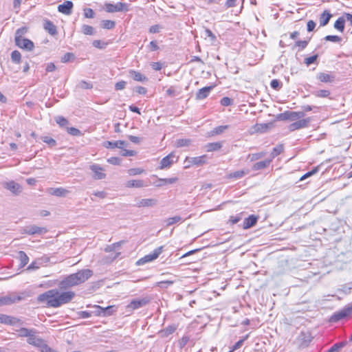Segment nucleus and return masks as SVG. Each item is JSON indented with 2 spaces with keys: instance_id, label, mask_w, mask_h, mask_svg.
<instances>
[{
  "instance_id": "1",
  "label": "nucleus",
  "mask_w": 352,
  "mask_h": 352,
  "mask_svg": "<svg viewBox=\"0 0 352 352\" xmlns=\"http://www.w3.org/2000/svg\"><path fill=\"white\" fill-rule=\"evenodd\" d=\"M75 293L72 291L59 292L57 289H50L37 297V301L40 303H45L48 307H59L72 300Z\"/></svg>"
},
{
  "instance_id": "2",
  "label": "nucleus",
  "mask_w": 352,
  "mask_h": 352,
  "mask_svg": "<svg viewBox=\"0 0 352 352\" xmlns=\"http://www.w3.org/2000/svg\"><path fill=\"white\" fill-rule=\"evenodd\" d=\"M93 275V271L83 269L76 273L72 274L59 282L58 286L60 290H66L70 287L85 283Z\"/></svg>"
},
{
  "instance_id": "3",
  "label": "nucleus",
  "mask_w": 352,
  "mask_h": 352,
  "mask_svg": "<svg viewBox=\"0 0 352 352\" xmlns=\"http://www.w3.org/2000/svg\"><path fill=\"white\" fill-rule=\"evenodd\" d=\"M104 10L107 12L109 13H113L116 12H128L129 10V5L122 2H118L116 4H113L111 3H105Z\"/></svg>"
},
{
  "instance_id": "4",
  "label": "nucleus",
  "mask_w": 352,
  "mask_h": 352,
  "mask_svg": "<svg viewBox=\"0 0 352 352\" xmlns=\"http://www.w3.org/2000/svg\"><path fill=\"white\" fill-rule=\"evenodd\" d=\"M151 300V298L146 296L142 298L133 299L126 306V309L129 311H133L148 305Z\"/></svg>"
},
{
  "instance_id": "5",
  "label": "nucleus",
  "mask_w": 352,
  "mask_h": 352,
  "mask_svg": "<svg viewBox=\"0 0 352 352\" xmlns=\"http://www.w3.org/2000/svg\"><path fill=\"white\" fill-rule=\"evenodd\" d=\"M164 246H160L157 248L155 249L153 252L151 254L145 255L144 257L140 258L137 262V265H142L146 263L151 262L158 258L160 254L163 251Z\"/></svg>"
},
{
  "instance_id": "6",
  "label": "nucleus",
  "mask_w": 352,
  "mask_h": 352,
  "mask_svg": "<svg viewBox=\"0 0 352 352\" xmlns=\"http://www.w3.org/2000/svg\"><path fill=\"white\" fill-rule=\"evenodd\" d=\"M47 229L44 227H39L36 225L27 226L22 228L21 233L29 235L43 234L47 232Z\"/></svg>"
},
{
  "instance_id": "7",
  "label": "nucleus",
  "mask_w": 352,
  "mask_h": 352,
  "mask_svg": "<svg viewBox=\"0 0 352 352\" xmlns=\"http://www.w3.org/2000/svg\"><path fill=\"white\" fill-rule=\"evenodd\" d=\"M23 297L15 294H10L5 296L0 297V307L16 303L23 300Z\"/></svg>"
},
{
  "instance_id": "8",
  "label": "nucleus",
  "mask_w": 352,
  "mask_h": 352,
  "mask_svg": "<svg viewBox=\"0 0 352 352\" xmlns=\"http://www.w3.org/2000/svg\"><path fill=\"white\" fill-rule=\"evenodd\" d=\"M14 41L16 46L27 51H32L34 47V43L26 38L15 39Z\"/></svg>"
},
{
  "instance_id": "9",
  "label": "nucleus",
  "mask_w": 352,
  "mask_h": 352,
  "mask_svg": "<svg viewBox=\"0 0 352 352\" xmlns=\"http://www.w3.org/2000/svg\"><path fill=\"white\" fill-rule=\"evenodd\" d=\"M352 313V307H346L339 311L336 312L331 318V321L337 322Z\"/></svg>"
},
{
  "instance_id": "10",
  "label": "nucleus",
  "mask_w": 352,
  "mask_h": 352,
  "mask_svg": "<svg viewBox=\"0 0 352 352\" xmlns=\"http://www.w3.org/2000/svg\"><path fill=\"white\" fill-rule=\"evenodd\" d=\"M3 186L15 195H19L22 191L21 186L19 184L15 182L14 181L6 182L4 184Z\"/></svg>"
},
{
  "instance_id": "11",
  "label": "nucleus",
  "mask_w": 352,
  "mask_h": 352,
  "mask_svg": "<svg viewBox=\"0 0 352 352\" xmlns=\"http://www.w3.org/2000/svg\"><path fill=\"white\" fill-rule=\"evenodd\" d=\"M310 122V118L299 120L296 122L292 123L289 126V129L291 131H294L297 129L307 127Z\"/></svg>"
},
{
  "instance_id": "12",
  "label": "nucleus",
  "mask_w": 352,
  "mask_h": 352,
  "mask_svg": "<svg viewBox=\"0 0 352 352\" xmlns=\"http://www.w3.org/2000/svg\"><path fill=\"white\" fill-rule=\"evenodd\" d=\"M74 4L71 1H66L63 3L58 5V11L62 14L69 15L72 13Z\"/></svg>"
},
{
  "instance_id": "13",
  "label": "nucleus",
  "mask_w": 352,
  "mask_h": 352,
  "mask_svg": "<svg viewBox=\"0 0 352 352\" xmlns=\"http://www.w3.org/2000/svg\"><path fill=\"white\" fill-rule=\"evenodd\" d=\"M95 308L96 310L94 313L96 316L102 315L103 316H108L112 315L113 313L116 311V310L113 309V306H108L105 308H102L100 306L96 305Z\"/></svg>"
},
{
  "instance_id": "14",
  "label": "nucleus",
  "mask_w": 352,
  "mask_h": 352,
  "mask_svg": "<svg viewBox=\"0 0 352 352\" xmlns=\"http://www.w3.org/2000/svg\"><path fill=\"white\" fill-rule=\"evenodd\" d=\"M90 169L94 173V178L95 179H102L105 178L106 175L103 173V168L98 164H93L90 166Z\"/></svg>"
},
{
  "instance_id": "15",
  "label": "nucleus",
  "mask_w": 352,
  "mask_h": 352,
  "mask_svg": "<svg viewBox=\"0 0 352 352\" xmlns=\"http://www.w3.org/2000/svg\"><path fill=\"white\" fill-rule=\"evenodd\" d=\"M128 146V143L123 140H118L115 142L107 141L104 142V146L107 148H119L122 149L124 146Z\"/></svg>"
},
{
  "instance_id": "16",
  "label": "nucleus",
  "mask_w": 352,
  "mask_h": 352,
  "mask_svg": "<svg viewBox=\"0 0 352 352\" xmlns=\"http://www.w3.org/2000/svg\"><path fill=\"white\" fill-rule=\"evenodd\" d=\"M258 217L254 214H251L245 218L243 221V228L249 229L255 226L258 221Z\"/></svg>"
},
{
  "instance_id": "17",
  "label": "nucleus",
  "mask_w": 352,
  "mask_h": 352,
  "mask_svg": "<svg viewBox=\"0 0 352 352\" xmlns=\"http://www.w3.org/2000/svg\"><path fill=\"white\" fill-rule=\"evenodd\" d=\"M175 157V156L173 153L163 157L160 162V169H164L170 167L174 163L173 159Z\"/></svg>"
},
{
  "instance_id": "18",
  "label": "nucleus",
  "mask_w": 352,
  "mask_h": 352,
  "mask_svg": "<svg viewBox=\"0 0 352 352\" xmlns=\"http://www.w3.org/2000/svg\"><path fill=\"white\" fill-rule=\"evenodd\" d=\"M316 78L322 82H333L335 80V76L331 73L320 72Z\"/></svg>"
},
{
  "instance_id": "19",
  "label": "nucleus",
  "mask_w": 352,
  "mask_h": 352,
  "mask_svg": "<svg viewBox=\"0 0 352 352\" xmlns=\"http://www.w3.org/2000/svg\"><path fill=\"white\" fill-rule=\"evenodd\" d=\"M273 126L272 122L256 124L254 126V131L256 133H263L267 132Z\"/></svg>"
},
{
  "instance_id": "20",
  "label": "nucleus",
  "mask_w": 352,
  "mask_h": 352,
  "mask_svg": "<svg viewBox=\"0 0 352 352\" xmlns=\"http://www.w3.org/2000/svg\"><path fill=\"white\" fill-rule=\"evenodd\" d=\"M208 159V157L206 155H203L199 157H190V160L193 166H201L207 164Z\"/></svg>"
},
{
  "instance_id": "21",
  "label": "nucleus",
  "mask_w": 352,
  "mask_h": 352,
  "mask_svg": "<svg viewBox=\"0 0 352 352\" xmlns=\"http://www.w3.org/2000/svg\"><path fill=\"white\" fill-rule=\"evenodd\" d=\"M43 341V340L42 338L36 336V333H31V336H30L28 338H27V342L29 344L33 345L36 347H38Z\"/></svg>"
},
{
  "instance_id": "22",
  "label": "nucleus",
  "mask_w": 352,
  "mask_h": 352,
  "mask_svg": "<svg viewBox=\"0 0 352 352\" xmlns=\"http://www.w3.org/2000/svg\"><path fill=\"white\" fill-rule=\"evenodd\" d=\"M212 86L204 87L197 91L196 94V99L197 100H203L206 98L210 94V91L212 89Z\"/></svg>"
},
{
  "instance_id": "23",
  "label": "nucleus",
  "mask_w": 352,
  "mask_h": 352,
  "mask_svg": "<svg viewBox=\"0 0 352 352\" xmlns=\"http://www.w3.org/2000/svg\"><path fill=\"white\" fill-rule=\"evenodd\" d=\"M332 16V14L329 12V11L325 10L319 17V22H320V26H325L327 25L331 18Z\"/></svg>"
},
{
  "instance_id": "24",
  "label": "nucleus",
  "mask_w": 352,
  "mask_h": 352,
  "mask_svg": "<svg viewBox=\"0 0 352 352\" xmlns=\"http://www.w3.org/2000/svg\"><path fill=\"white\" fill-rule=\"evenodd\" d=\"M157 204V200L155 199H142L137 204L136 206L141 207H152Z\"/></svg>"
},
{
  "instance_id": "25",
  "label": "nucleus",
  "mask_w": 352,
  "mask_h": 352,
  "mask_svg": "<svg viewBox=\"0 0 352 352\" xmlns=\"http://www.w3.org/2000/svg\"><path fill=\"white\" fill-rule=\"evenodd\" d=\"M271 162H272V159H267L263 161L256 162L253 164L252 170H258L264 169V168H267V166H269L270 164H271Z\"/></svg>"
},
{
  "instance_id": "26",
  "label": "nucleus",
  "mask_w": 352,
  "mask_h": 352,
  "mask_svg": "<svg viewBox=\"0 0 352 352\" xmlns=\"http://www.w3.org/2000/svg\"><path fill=\"white\" fill-rule=\"evenodd\" d=\"M44 28L52 36H54L57 34L56 26L51 21H45L44 23Z\"/></svg>"
},
{
  "instance_id": "27",
  "label": "nucleus",
  "mask_w": 352,
  "mask_h": 352,
  "mask_svg": "<svg viewBox=\"0 0 352 352\" xmlns=\"http://www.w3.org/2000/svg\"><path fill=\"white\" fill-rule=\"evenodd\" d=\"M126 186L127 188H142L146 186L144 182L141 179H133L126 182Z\"/></svg>"
},
{
  "instance_id": "28",
  "label": "nucleus",
  "mask_w": 352,
  "mask_h": 352,
  "mask_svg": "<svg viewBox=\"0 0 352 352\" xmlns=\"http://www.w3.org/2000/svg\"><path fill=\"white\" fill-rule=\"evenodd\" d=\"M129 74L131 78L135 81L144 82L147 80V78L139 72L135 70H130Z\"/></svg>"
},
{
  "instance_id": "29",
  "label": "nucleus",
  "mask_w": 352,
  "mask_h": 352,
  "mask_svg": "<svg viewBox=\"0 0 352 352\" xmlns=\"http://www.w3.org/2000/svg\"><path fill=\"white\" fill-rule=\"evenodd\" d=\"M17 258L20 261V267H25L29 262V257L26 253L23 251H19L18 252Z\"/></svg>"
},
{
  "instance_id": "30",
  "label": "nucleus",
  "mask_w": 352,
  "mask_h": 352,
  "mask_svg": "<svg viewBox=\"0 0 352 352\" xmlns=\"http://www.w3.org/2000/svg\"><path fill=\"white\" fill-rule=\"evenodd\" d=\"M19 333V336L20 337H26L28 338L31 333H37L36 330L34 329H27L25 327H21L19 329L16 330Z\"/></svg>"
},
{
  "instance_id": "31",
  "label": "nucleus",
  "mask_w": 352,
  "mask_h": 352,
  "mask_svg": "<svg viewBox=\"0 0 352 352\" xmlns=\"http://www.w3.org/2000/svg\"><path fill=\"white\" fill-rule=\"evenodd\" d=\"M222 147V144L219 142L208 143L206 145L207 152L219 151Z\"/></svg>"
},
{
  "instance_id": "32",
  "label": "nucleus",
  "mask_w": 352,
  "mask_h": 352,
  "mask_svg": "<svg viewBox=\"0 0 352 352\" xmlns=\"http://www.w3.org/2000/svg\"><path fill=\"white\" fill-rule=\"evenodd\" d=\"M345 19L342 16L339 17L334 23V28L338 31L342 32L344 30Z\"/></svg>"
},
{
  "instance_id": "33",
  "label": "nucleus",
  "mask_w": 352,
  "mask_h": 352,
  "mask_svg": "<svg viewBox=\"0 0 352 352\" xmlns=\"http://www.w3.org/2000/svg\"><path fill=\"white\" fill-rule=\"evenodd\" d=\"M346 344V341H342L334 344L326 352H339V351L345 346Z\"/></svg>"
},
{
  "instance_id": "34",
  "label": "nucleus",
  "mask_w": 352,
  "mask_h": 352,
  "mask_svg": "<svg viewBox=\"0 0 352 352\" xmlns=\"http://www.w3.org/2000/svg\"><path fill=\"white\" fill-rule=\"evenodd\" d=\"M177 180H178V178L176 177H170V178L160 179H159L160 183L157 184L156 186H162L166 185L167 184H175V182H177Z\"/></svg>"
},
{
  "instance_id": "35",
  "label": "nucleus",
  "mask_w": 352,
  "mask_h": 352,
  "mask_svg": "<svg viewBox=\"0 0 352 352\" xmlns=\"http://www.w3.org/2000/svg\"><path fill=\"white\" fill-rule=\"evenodd\" d=\"M181 93V90L179 88L177 87H174V86H171L167 90H166V94L170 96V97H175V96H177L178 95H179Z\"/></svg>"
},
{
  "instance_id": "36",
  "label": "nucleus",
  "mask_w": 352,
  "mask_h": 352,
  "mask_svg": "<svg viewBox=\"0 0 352 352\" xmlns=\"http://www.w3.org/2000/svg\"><path fill=\"white\" fill-rule=\"evenodd\" d=\"M283 151V146L282 144L277 145L275 146L270 153V158L272 160L280 155Z\"/></svg>"
},
{
  "instance_id": "37",
  "label": "nucleus",
  "mask_w": 352,
  "mask_h": 352,
  "mask_svg": "<svg viewBox=\"0 0 352 352\" xmlns=\"http://www.w3.org/2000/svg\"><path fill=\"white\" fill-rule=\"evenodd\" d=\"M116 23L111 20H103L101 22V27L104 29L111 30L114 28Z\"/></svg>"
},
{
  "instance_id": "38",
  "label": "nucleus",
  "mask_w": 352,
  "mask_h": 352,
  "mask_svg": "<svg viewBox=\"0 0 352 352\" xmlns=\"http://www.w3.org/2000/svg\"><path fill=\"white\" fill-rule=\"evenodd\" d=\"M192 143V140L190 139H178L176 140V146L184 147V146H189Z\"/></svg>"
},
{
  "instance_id": "39",
  "label": "nucleus",
  "mask_w": 352,
  "mask_h": 352,
  "mask_svg": "<svg viewBox=\"0 0 352 352\" xmlns=\"http://www.w3.org/2000/svg\"><path fill=\"white\" fill-rule=\"evenodd\" d=\"M52 190V195L57 197H65L68 192L66 189L63 188H54Z\"/></svg>"
},
{
  "instance_id": "40",
  "label": "nucleus",
  "mask_w": 352,
  "mask_h": 352,
  "mask_svg": "<svg viewBox=\"0 0 352 352\" xmlns=\"http://www.w3.org/2000/svg\"><path fill=\"white\" fill-rule=\"evenodd\" d=\"M11 60L13 63L16 64H19L21 63V53L17 51L14 50L11 53Z\"/></svg>"
},
{
  "instance_id": "41",
  "label": "nucleus",
  "mask_w": 352,
  "mask_h": 352,
  "mask_svg": "<svg viewBox=\"0 0 352 352\" xmlns=\"http://www.w3.org/2000/svg\"><path fill=\"white\" fill-rule=\"evenodd\" d=\"M330 94V91L326 89H320L313 92V94L318 98H327Z\"/></svg>"
},
{
  "instance_id": "42",
  "label": "nucleus",
  "mask_w": 352,
  "mask_h": 352,
  "mask_svg": "<svg viewBox=\"0 0 352 352\" xmlns=\"http://www.w3.org/2000/svg\"><path fill=\"white\" fill-rule=\"evenodd\" d=\"M27 32H28V28L26 27H21V28H19L18 30H16V31L15 32L14 40L15 39H21L22 38H24L23 35L25 34Z\"/></svg>"
},
{
  "instance_id": "43",
  "label": "nucleus",
  "mask_w": 352,
  "mask_h": 352,
  "mask_svg": "<svg viewBox=\"0 0 352 352\" xmlns=\"http://www.w3.org/2000/svg\"><path fill=\"white\" fill-rule=\"evenodd\" d=\"M82 32L85 35H94L95 34L94 28L89 25H82Z\"/></svg>"
},
{
  "instance_id": "44",
  "label": "nucleus",
  "mask_w": 352,
  "mask_h": 352,
  "mask_svg": "<svg viewBox=\"0 0 352 352\" xmlns=\"http://www.w3.org/2000/svg\"><path fill=\"white\" fill-rule=\"evenodd\" d=\"M41 140L50 147H54L56 145V141L50 136H42Z\"/></svg>"
},
{
  "instance_id": "45",
  "label": "nucleus",
  "mask_w": 352,
  "mask_h": 352,
  "mask_svg": "<svg viewBox=\"0 0 352 352\" xmlns=\"http://www.w3.org/2000/svg\"><path fill=\"white\" fill-rule=\"evenodd\" d=\"M305 116L303 111H289V120H295Z\"/></svg>"
},
{
  "instance_id": "46",
  "label": "nucleus",
  "mask_w": 352,
  "mask_h": 352,
  "mask_svg": "<svg viewBox=\"0 0 352 352\" xmlns=\"http://www.w3.org/2000/svg\"><path fill=\"white\" fill-rule=\"evenodd\" d=\"M75 59V55L73 53L67 52L61 57V62L63 63L73 61Z\"/></svg>"
},
{
  "instance_id": "47",
  "label": "nucleus",
  "mask_w": 352,
  "mask_h": 352,
  "mask_svg": "<svg viewBox=\"0 0 352 352\" xmlns=\"http://www.w3.org/2000/svg\"><path fill=\"white\" fill-rule=\"evenodd\" d=\"M228 128V125H222L219 126L213 129V130L211 131V133L212 135H219L224 132L226 129Z\"/></svg>"
},
{
  "instance_id": "48",
  "label": "nucleus",
  "mask_w": 352,
  "mask_h": 352,
  "mask_svg": "<svg viewBox=\"0 0 352 352\" xmlns=\"http://www.w3.org/2000/svg\"><path fill=\"white\" fill-rule=\"evenodd\" d=\"M203 34H204V36L205 38H207V37L210 38V41H211L212 43H214V41H216V40H217V37H216V36H215V35L212 33V32L210 30H209V29H206V30L204 31Z\"/></svg>"
},
{
  "instance_id": "49",
  "label": "nucleus",
  "mask_w": 352,
  "mask_h": 352,
  "mask_svg": "<svg viewBox=\"0 0 352 352\" xmlns=\"http://www.w3.org/2000/svg\"><path fill=\"white\" fill-rule=\"evenodd\" d=\"M10 321H9V324L13 325V326H16V325L21 326V325H23L24 323L23 321L22 320H21L20 318L10 316Z\"/></svg>"
},
{
  "instance_id": "50",
  "label": "nucleus",
  "mask_w": 352,
  "mask_h": 352,
  "mask_svg": "<svg viewBox=\"0 0 352 352\" xmlns=\"http://www.w3.org/2000/svg\"><path fill=\"white\" fill-rule=\"evenodd\" d=\"M10 321H9V324L13 325V326H16V325L21 326V325H23L24 323L23 321L22 320H21L20 318L10 316Z\"/></svg>"
},
{
  "instance_id": "51",
  "label": "nucleus",
  "mask_w": 352,
  "mask_h": 352,
  "mask_svg": "<svg viewBox=\"0 0 352 352\" xmlns=\"http://www.w3.org/2000/svg\"><path fill=\"white\" fill-rule=\"evenodd\" d=\"M182 220V217L180 216H175L173 217H170L166 220L167 226H172Z\"/></svg>"
},
{
  "instance_id": "52",
  "label": "nucleus",
  "mask_w": 352,
  "mask_h": 352,
  "mask_svg": "<svg viewBox=\"0 0 352 352\" xmlns=\"http://www.w3.org/2000/svg\"><path fill=\"white\" fill-rule=\"evenodd\" d=\"M41 352H57L56 351L51 349L43 340L41 345L38 347Z\"/></svg>"
},
{
  "instance_id": "53",
  "label": "nucleus",
  "mask_w": 352,
  "mask_h": 352,
  "mask_svg": "<svg viewBox=\"0 0 352 352\" xmlns=\"http://www.w3.org/2000/svg\"><path fill=\"white\" fill-rule=\"evenodd\" d=\"M92 45L94 47H95L98 49L102 50L107 47V43H104L100 40H95L93 41Z\"/></svg>"
},
{
  "instance_id": "54",
  "label": "nucleus",
  "mask_w": 352,
  "mask_h": 352,
  "mask_svg": "<svg viewBox=\"0 0 352 352\" xmlns=\"http://www.w3.org/2000/svg\"><path fill=\"white\" fill-rule=\"evenodd\" d=\"M67 131L69 134L74 136H80L82 135V132L75 127H67Z\"/></svg>"
},
{
  "instance_id": "55",
  "label": "nucleus",
  "mask_w": 352,
  "mask_h": 352,
  "mask_svg": "<svg viewBox=\"0 0 352 352\" xmlns=\"http://www.w3.org/2000/svg\"><path fill=\"white\" fill-rule=\"evenodd\" d=\"M324 40H326L327 41L338 43L342 41V38L337 35H327L324 37Z\"/></svg>"
},
{
  "instance_id": "56",
  "label": "nucleus",
  "mask_w": 352,
  "mask_h": 352,
  "mask_svg": "<svg viewBox=\"0 0 352 352\" xmlns=\"http://www.w3.org/2000/svg\"><path fill=\"white\" fill-rule=\"evenodd\" d=\"M56 123L61 127H63L68 124V120L63 116H57L56 118Z\"/></svg>"
},
{
  "instance_id": "57",
  "label": "nucleus",
  "mask_w": 352,
  "mask_h": 352,
  "mask_svg": "<svg viewBox=\"0 0 352 352\" xmlns=\"http://www.w3.org/2000/svg\"><path fill=\"white\" fill-rule=\"evenodd\" d=\"M245 173L243 170H236L234 173H230L229 177L230 178L239 179V178L243 177L245 175Z\"/></svg>"
},
{
  "instance_id": "58",
  "label": "nucleus",
  "mask_w": 352,
  "mask_h": 352,
  "mask_svg": "<svg viewBox=\"0 0 352 352\" xmlns=\"http://www.w3.org/2000/svg\"><path fill=\"white\" fill-rule=\"evenodd\" d=\"M270 86L273 89L279 90L282 87V82L277 79H273L270 82Z\"/></svg>"
},
{
  "instance_id": "59",
  "label": "nucleus",
  "mask_w": 352,
  "mask_h": 352,
  "mask_svg": "<svg viewBox=\"0 0 352 352\" xmlns=\"http://www.w3.org/2000/svg\"><path fill=\"white\" fill-rule=\"evenodd\" d=\"M318 170H319V168H318V167H315V168H314L311 170L308 171V172H307V173H306L305 175H303L300 177V181H302V180L305 179L306 178H307V177H310V176H312L313 175H314V174H316V173H318Z\"/></svg>"
},
{
  "instance_id": "60",
  "label": "nucleus",
  "mask_w": 352,
  "mask_h": 352,
  "mask_svg": "<svg viewBox=\"0 0 352 352\" xmlns=\"http://www.w3.org/2000/svg\"><path fill=\"white\" fill-rule=\"evenodd\" d=\"M95 13L91 8H86L84 9V16L87 19H93Z\"/></svg>"
},
{
  "instance_id": "61",
  "label": "nucleus",
  "mask_w": 352,
  "mask_h": 352,
  "mask_svg": "<svg viewBox=\"0 0 352 352\" xmlns=\"http://www.w3.org/2000/svg\"><path fill=\"white\" fill-rule=\"evenodd\" d=\"M289 111H286L276 116V119L278 120H289Z\"/></svg>"
},
{
  "instance_id": "62",
  "label": "nucleus",
  "mask_w": 352,
  "mask_h": 352,
  "mask_svg": "<svg viewBox=\"0 0 352 352\" xmlns=\"http://www.w3.org/2000/svg\"><path fill=\"white\" fill-rule=\"evenodd\" d=\"M143 172H144V170L140 168H130L128 170V173L131 176L140 175Z\"/></svg>"
},
{
  "instance_id": "63",
  "label": "nucleus",
  "mask_w": 352,
  "mask_h": 352,
  "mask_svg": "<svg viewBox=\"0 0 352 352\" xmlns=\"http://www.w3.org/2000/svg\"><path fill=\"white\" fill-rule=\"evenodd\" d=\"M248 336H246L244 338L239 340L237 341L232 346V349L230 352H233L234 351L239 349L243 344L244 341L248 338Z\"/></svg>"
},
{
  "instance_id": "64",
  "label": "nucleus",
  "mask_w": 352,
  "mask_h": 352,
  "mask_svg": "<svg viewBox=\"0 0 352 352\" xmlns=\"http://www.w3.org/2000/svg\"><path fill=\"white\" fill-rule=\"evenodd\" d=\"M318 57V54H315V55H313V56H309V57H308V58H306L305 59V63L307 66H309V65H311V64L314 63L316 61V60H317Z\"/></svg>"
}]
</instances>
